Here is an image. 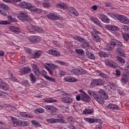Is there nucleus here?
I'll use <instances>...</instances> for the list:
<instances>
[{
  "label": "nucleus",
  "instance_id": "nucleus-1",
  "mask_svg": "<svg viewBox=\"0 0 129 129\" xmlns=\"http://www.w3.org/2000/svg\"><path fill=\"white\" fill-rule=\"evenodd\" d=\"M92 95L94 99L97 101L98 103H100V104H103V103H104V100L108 99L107 93L102 89L99 90L97 93H93Z\"/></svg>",
  "mask_w": 129,
  "mask_h": 129
},
{
  "label": "nucleus",
  "instance_id": "nucleus-2",
  "mask_svg": "<svg viewBox=\"0 0 129 129\" xmlns=\"http://www.w3.org/2000/svg\"><path fill=\"white\" fill-rule=\"evenodd\" d=\"M19 6L23 9H28V10H30L31 12H33V13H36L37 14H40L42 12V9L36 8V7H33L31 3L21 2L19 4Z\"/></svg>",
  "mask_w": 129,
  "mask_h": 129
},
{
  "label": "nucleus",
  "instance_id": "nucleus-3",
  "mask_svg": "<svg viewBox=\"0 0 129 129\" xmlns=\"http://www.w3.org/2000/svg\"><path fill=\"white\" fill-rule=\"evenodd\" d=\"M110 44L111 46L113 47L109 46V50H112L114 47H117L118 48H120L122 47L123 45L121 42L116 40V39H111L110 41Z\"/></svg>",
  "mask_w": 129,
  "mask_h": 129
},
{
  "label": "nucleus",
  "instance_id": "nucleus-4",
  "mask_svg": "<svg viewBox=\"0 0 129 129\" xmlns=\"http://www.w3.org/2000/svg\"><path fill=\"white\" fill-rule=\"evenodd\" d=\"M62 95H63L64 96L61 98V100L63 102H64V103H72V102L73 101V99L69 96H71V94H67L64 93Z\"/></svg>",
  "mask_w": 129,
  "mask_h": 129
},
{
  "label": "nucleus",
  "instance_id": "nucleus-5",
  "mask_svg": "<svg viewBox=\"0 0 129 129\" xmlns=\"http://www.w3.org/2000/svg\"><path fill=\"white\" fill-rule=\"evenodd\" d=\"M47 65L51 67V68L52 69H49V68L46 67V69L48 71L49 74H50V75L55 76L56 73H57V72L55 70V69H57V68H58V66H55L53 64H50V63H47Z\"/></svg>",
  "mask_w": 129,
  "mask_h": 129
},
{
  "label": "nucleus",
  "instance_id": "nucleus-6",
  "mask_svg": "<svg viewBox=\"0 0 129 129\" xmlns=\"http://www.w3.org/2000/svg\"><path fill=\"white\" fill-rule=\"evenodd\" d=\"M86 73V71L83 69L77 68L71 70V74L74 75H83Z\"/></svg>",
  "mask_w": 129,
  "mask_h": 129
},
{
  "label": "nucleus",
  "instance_id": "nucleus-7",
  "mask_svg": "<svg viewBox=\"0 0 129 129\" xmlns=\"http://www.w3.org/2000/svg\"><path fill=\"white\" fill-rule=\"evenodd\" d=\"M28 40L30 43H34L36 44V43H39L41 42V37L35 35V36H30L28 37Z\"/></svg>",
  "mask_w": 129,
  "mask_h": 129
},
{
  "label": "nucleus",
  "instance_id": "nucleus-8",
  "mask_svg": "<svg viewBox=\"0 0 129 129\" xmlns=\"http://www.w3.org/2000/svg\"><path fill=\"white\" fill-rule=\"evenodd\" d=\"M44 108L50 113H56L58 111V108L54 107V106L46 105L44 106Z\"/></svg>",
  "mask_w": 129,
  "mask_h": 129
},
{
  "label": "nucleus",
  "instance_id": "nucleus-9",
  "mask_svg": "<svg viewBox=\"0 0 129 129\" xmlns=\"http://www.w3.org/2000/svg\"><path fill=\"white\" fill-rule=\"evenodd\" d=\"M80 92L81 93V100L85 102H89L90 101V97L86 93L83 92L82 90H80Z\"/></svg>",
  "mask_w": 129,
  "mask_h": 129
},
{
  "label": "nucleus",
  "instance_id": "nucleus-10",
  "mask_svg": "<svg viewBox=\"0 0 129 129\" xmlns=\"http://www.w3.org/2000/svg\"><path fill=\"white\" fill-rule=\"evenodd\" d=\"M19 16L21 18L22 20L26 21V22H32V19H31L28 16L27 13L25 12H21L19 13Z\"/></svg>",
  "mask_w": 129,
  "mask_h": 129
},
{
  "label": "nucleus",
  "instance_id": "nucleus-11",
  "mask_svg": "<svg viewBox=\"0 0 129 129\" xmlns=\"http://www.w3.org/2000/svg\"><path fill=\"white\" fill-rule=\"evenodd\" d=\"M118 20L120 23L122 24H125V25H127L129 23L128 19L123 15H119L118 17Z\"/></svg>",
  "mask_w": 129,
  "mask_h": 129
},
{
  "label": "nucleus",
  "instance_id": "nucleus-12",
  "mask_svg": "<svg viewBox=\"0 0 129 129\" xmlns=\"http://www.w3.org/2000/svg\"><path fill=\"white\" fill-rule=\"evenodd\" d=\"M98 18L103 22V23H106L108 24L110 20L108 19L107 16L104 15V14L101 13L98 15Z\"/></svg>",
  "mask_w": 129,
  "mask_h": 129
},
{
  "label": "nucleus",
  "instance_id": "nucleus-13",
  "mask_svg": "<svg viewBox=\"0 0 129 129\" xmlns=\"http://www.w3.org/2000/svg\"><path fill=\"white\" fill-rule=\"evenodd\" d=\"M85 120L87 121L89 123H93L94 122H98V123H101L102 121L100 119H94L93 118H86Z\"/></svg>",
  "mask_w": 129,
  "mask_h": 129
},
{
  "label": "nucleus",
  "instance_id": "nucleus-14",
  "mask_svg": "<svg viewBox=\"0 0 129 129\" xmlns=\"http://www.w3.org/2000/svg\"><path fill=\"white\" fill-rule=\"evenodd\" d=\"M105 28L109 31H113L114 32L119 31V28L115 25H107L105 26Z\"/></svg>",
  "mask_w": 129,
  "mask_h": 129
},
{
  "label": "nucleus",
  "instance_id": "nucleus-15",
  "mask_svg": "<svg viewBox=\"0 0 129 129\" xmlns=\"http://www.w3.org/2000/svg\"><path fill=\"white\" fill-rule=\"evenodd\" d=\"M32 70L35 73V76L36 77H39V76L41 75V73L40 72V70H39V67H38V66H37L36 64H33Z\"/></svg>",
  "mask_w": 129,
  "mask_h": 129
},
{
  "label": "nucleus",
  "instance_id": "nucleus-16",
  "mask_svg": "<svg viewBox=\"0 0 129 129\" xmlns=\"http://www.w3.org/2000/svg\"><path fill=\"white\" fill-rule=\"evenodd\" d=\"M90 20L93 22L95 25L98 26V27H100L102 28V25H101V22L98 20V19L96 17H90Z\"/></svg>",
  "mask_w": 129,
  "mask_h": 129
},
{
  "label": "nucleus",
  "instance_id": "nucleus-17",
  "mask_svg": "<svg viewBox=\"0 0 129 129\" xmlns=\"http://www.w3.org/2000/svg\"><path fill=\"white\" fill-rule=\"evenodd\" d=\"M9 29L13 33L15 34H21V29L18 27H16L15 26H10Z\"/></svg>",
  "mask_w": 129,
  "mask_h": 129
},
{
  "label": "nucleus",
  "instance_id": "nucleus-18",
  "mask_svg": "<svg viewBox=\"0 0 129 129\" xmlns=\"http://www.w3.org/2000/svg\"><path fill=\"white\" fill-rule=\"evenodd\" d=\"M105 64L108 67H111L112 68H115V63L112 61L110 59H105Z\"/></svg>",
  "mask_w": 129,
  "mask_h": 129
},
{
  "label": "nucleus",
  "instance_id": "nucleus-19",
  "mask_svg": "<svg viewBox=\"0 0 129 129\" xmlns=\"http://www.w3.org/2000/svg\"><path fill=\"white\" fill-rule=\"evenodd\" d=\"M64 81L66 82H77L78 79H75L73 77H66L63 79Z\"/></svg>",
  "mask_w": 129,
  "mask_h": 129
},
{
  "label": "nucleus",
  "instance_id": "nucleus-20",
  "mask_svg": "<svg viewBox=\"0 0 129 129\" xmlns=\"http://www.w3.org/2000/svg\"><path fill=\"white\" fill-rule=\"evenodd\" d=\"M48 19L51 20V21H56V20H59V17L53 13L47 14L46 16Z\"/></svg>",
  "mask_w": 129,
  "mask_h": 129
},
{
  "label": "nucleus",
  "instance_id": "nucleus-21",
  "mask_svg": "<svg viewBox=\"0 0 129 129\" xmlns=\"http://www.w3.org/2000/svg\"><path fill=\"white\" fill-rule=\"evenodd\" d=\"M92 37L94 42H96V43L101 42V38H100V37H99L98 35H97V33H96V32L93 33Z\"/></svg>",
  "mask_w": 129,
  "mask_h": 129
},
{
  "label": "nucleus",
  "instance_id": "nucleus-22",
  "mask_svg": "<svg viewBox=\"0 0 129 129\" xmlns=\"http://www.w3.org/2000/svg\"><path fill=\"white\" fill-rule=\"evenodd\" d=\"M20 72L21 74H28L31 72V68L24 67L23 69H20Z\"/></svg>",
  "mask_w": 129,
  "mask_h": 129
},
{
  "label": "nucleus",
  "instance_id": "nucleus-23",
  "mask_svg": "<svg viewBox=\"0 0 129 129\" xmlns=\"http://www.w3.org/2000/svg\"><path fill=\"white\" fill-rule=\"evenodd\" d=\"M0 87L3 90H9V85L3 81H0Z\"/></svg>",
  "mask_w": 129,
  "mask_h": 129
},
{
  "label": "nucleus",
  "instance_id": "nucleus-24",
  "mask_svg": "<svg viewBox=\"0 0 129 129\" xmlns=\"http://www.w3.org/2000/svg\"><path fill=\"white\" fill-rule=\"evenodd\" d=\"M48 53L50 55H52V56H54L55 57H58V56H60V52L54 49H50L48 50Z\"/></svg>",
  "mask_w": 129,
  "mask_h": 129
},
{
  "label": "nucleus",
  "instance_id": "nucleus-25",
  "mask_svg": "<svg viewBox=\"0 0 129 129\" xmlns=\"http://www.w3.org/2000/svg\"><path fill=\"white\" fill-rule=\"evenodd\" d=\"M37 27L30 25L28 26L27 30L29 31V33H32L34 34L36 31Z\"/></svg>",
  "mask_w": 129,
  "mask_h": 129
},
{
  "label": "nucleus",
  "instance_id": "nucleus-26",
  "mask_svg": "<svg viewBox=\"0 0 129 129\" xmlns=\"http://www.w3.org/2000/svg\"><path fill=\"white\" fill-rule=\"evenodd\" d=\"M108 108H109L110 109H114L115 110H119L120 109L119 106L113 104H109L108 105Z\"/></svg>",
  "mask_w": 129,
  "mask_h": 129
},
{
  "label": "nucleus",
  "instance_id": "nucleus-27",
  "mask_svg": "<svg viewBox=\"0 0 129 129\" xmlns=\"http://www.w3.org/2000/svg\"><path fill=\"white\" fill-rule=\"evenodd\" d=\"M86 56H87L88 58H89V59H92V60H94L95 59V56L92 52H91L90 51H89L88 50L86 51Z\"/></svg>",
  "mask_w": 129,
  "mask_h": 129
},
{
  "label": "nucleus",
  "instance_id": "nucleus-28",
  "mask_svg": "<svg viewBox=\"0 0 129 129\" xmlns=\"http://www.w3.org/2000/svg\"><path fill=\"white\" fill-rule=\"evenodd\" d=\"M44 102H47V103H53L57 102V100L52 98H46L44 99Z\"/></svg>",
  "mask_w": 129,
  "mask_h": 129
},
{
  "label": "nucleus",
  "instance_id": "nucleus-29",
  "mask_svg": "<svg viewBox=\"0 0 129 129\" xmlns=\"http://www.w3.org/2000/svg\"><path fill=\"white\" fill-rule=\"evenodd\" d=\"M127 80H128V77L126 74H123L122 77L121 78V82L122 83L125 84L127 82Z\"/></svg>",
  "mask_w": 129,
  "mask_h": 129
},
{
  "label": "nucleus",
  "instance_id": "nucleus-30",
  "mask_svg": "<svg viewBox=\"0 0 129 129\" xmlns=\"http://www.w3.org/2000/svg\"><path fill=\"white\" fill-rule=\"evenodd\" d=\"M82 43H83L81 45V46L82 48H83V49H86V48H88V47H90V45L89 44L88 42H87V41L85 40Z\"/></svg>",
  "mask_w": 129,
  "mask_h": 129
},
{
  "label": "nucleus",
  "instance_id": "nucleus-31",
  "mask_svg": "<svg viewBox=\"0 0 129 129\" xmlns=\"http://www.w3.org/2000/svg\"><path fill=\"white\" fill-rule=\"evenodd\" d=\"M29 123L27 121H18V124L21 125V126H27V125H29Z\"/></svg>",
  "mask_w": 129,
  "mask_h": 129
},
{
  "label": "nucleus",
  "instance_id": "nucleus-32",
  "mask_svg": "<svg viewBox=\"0 0 129 129\" xmlns=\"http://www.w3.org/2000/svg\"><path fill=\"white\" fill-rule=\"evenodd\" d=\"M116 60L117 61H118L119 64H122V65H124V63H125V61L122 57L119 56H116Z\"/></svg>",
  "mask_w": 129,
  "mask_h": 129
},
{
  "label": "nucleus",
  "instance_id": "nucleus-33",
  "mask_svg": "<svg viewBox=\"0 0 129 129\" xmlns=\"http://www.w3.org/2000/svg\"><path fill=\"white\" fill-rule=\"evenodd\" d=\"M20 115H21V116H22V117H27V118H32V117H34V116H33V115L32 114H27V113L26 112H20Z\"/></svg>",
  "mask_w": 129,
  "mask_h": 129
},
{
  "label": "nucleus",
  "instance_id": "nucleus-34",
  "mask_svg": "<svg viewBox=\"0 0 129 129\" xmlns=\"http://www.w3.org/2000/svg\"><path fill=\"white\" fill-rule=\"evenodd\" d=\"M74 39L75 40H77L78 41H79V42H80L81 43H83L84 42V41L85 40V39L80 36H78L77 35H76L74 37Z\"/></svg>",
  "mask_w": 129,
  "mask_h": 129
},
{
  "label": "nucleus",
  "instance_id": "nucleus-35",
  "mask_svg": "<svg viewBox=\"0 0 129 129\" xmlns=\"http://www.w3.org/2000/svg\"><path fill=\"white\" fill-rule=\"evenodd\" d=\"M29 76L31 78V81L33 84L36 83V82L37 81V79H36V77L34 76V74L33 73H31L29 75Z\"/></svg>",
  "mask_w": 129,
  "mask_h": 129
},
{
  "label": "nucleus",
  "instance_id": "nucleus-36",
  "mask_svg": "<svg viewBox=\"0 0 129 129\" xmlns=\"http://www.w3.org/2000/svg\"><path fill=\"white\" fill-rule=\"evenodd\" d=\"M46 121L47 122H49L50 123H57V118H50L46 119Z\"/></svg>",
  "mask_w": 129,
  "mask_h": 129
},
{
  "label": "nucleus",
  "instance_id": "nucleus-37",
  "mask_svg": "<svg viewBox=\"0 0 129 129\" xmlns=\"http://www.w3.org/2000/svg\"><path fill=\"white\" fill-rule=\"evenodd\" d=\"M99 55L100 57H102L103 58L108 57V54H107V53L103 51H100L99 52Z\"/></svg>",
  "mask_w": 129,
  "mask_h": 129
},
{
  "label": "nucleus",
  "instance_id": "nucleus-38",
  "mask_svg": "<svg viewBox=\"0 0 129 129\" xmlns=\"http://www.w3.org/2000/svg\"><path fill=\"white\" fill-rule=\"evenodd\" d=\"M93 112V110L90 109H86L83 111L84 114H91Z\"/></svg>",
  "mask_w": 129,
  "mask_h": 129
},
{
  "label": "nucleus",
  "instance_id": "nucleus-39",
  "mask_svg": "<svg viewBox=\"0 0 129 129\" xmlns=\"http://www.w3.org/2000/svg\"><path fill=\"white\" fill-rule=\"evenodd\" d=\"M31 123L33 125H36L37 126H38L39 127H41V124L39 123V122L33 120L31 121Z\"/></svg>",
  "mask_w": 129,
  "mask_h": 129
},
{
  "label": "nucleus",
  "instance_id": "nucleus-40",
  "mask_svg": "<svg viewBox=\"0 0 129 129\" xmlns=\"http://www.w3.org/2000/svg\"><path fill=\"white\" fill-rule=\"evenodd\" d=\"M57 8H60V9H67V6L64 3H60L57 5Z\"/></svg>",
  "mask_w": 129,
  "mask_h": 129
},
{
  "label": "nucleus",
  "instance_id": "nucleus-41",
  "mask_svg": "<svg viewBox=\"0 0 129 129\" xmlns=\"http://www.w3.org/2000/svg\"><path fill=\"white\" fill-rule=\"evenodd\" d=\"M45 79H46V80H48V81H50L51 82H53V83H55V82H56V80L55 79L50 77L49 76L45 77Z\"/></svg>",
  "mask_w": 129,
  "mask_h": 129
},
{
  "label": "nucleus",
  "instance_id": "nucleus-42",
  "mask_svg": "<svg viewBox=\"0 0 129 129\" xmlns=\"http://www.w3.org/2000/svg\"><path fill=\"white\" fill-rule=\"evenodd\" d=\"M122 31L124 32H129V27L125 25H123L121 26Z\"/></svg>",
  "mask_w": 129,
  "mask_h": 129
},
{
  "label": "nucleus",
  "instance_id": "nucleus-43",
  "mask_svg": "<svg viewBox=\"0 0 129 129\" xmlns=\"http://www.w3.org/2000/svg\"><path fill=\"white\" fill-rule=\"evenodd\" d=\"M8 19L10 21V22H18V20L16 18H13L12 16H8Z\"/></svg>",
  "mask_w": 129,
  "mask_h": 129
},
{
  "label": "nucleus",
  "instance_id": "nucleus-44",
  "mask_svg": "<svg viewBox=\"0 0 129 129\" xmlns=\"http://www.w3.org/2000/svg\"><path fill=\"white\" fill-rule=\"evenodd\" d=\"M96 81L98 86L100 85H103V84H104V82H103V81H102L100 79H97Z\"/></svg>",
  "mask_w": 129,
  "mask_h": 129
},
{
  "label": "nucleus",
  "instance_id": "nucleus-45",
  "mask_svg": "<svg viewBox=\"0 0 129 129\" xmlns=\"http://www.w3.org/2000/svg\"><path fill=\"white\" fill-rule=\"evenodd\" d=\"M124 70L127 74H129V62H127L125 65Z\"/></svg>",
  "mask_w": 129,
  "mask_h": 129
},
{
  "label": "nucleus",
  "instance_id": "nucleus-46",
  "mask_svg": "<svg viewBox=\"0 0 129 129\" xmlns=\"http://www.w3.org/2000/svg\"><path fill=\"white\" fill-rule=\"evenodd\" d=\"M3 1L5 3H10L11 4H12V3H18L19 2H21V0H3Z\"/></svg>",
  "mask_w": 129,
  "mask_h": 129
},
{
  "label": "nucleus",
  "instance_id": "nucleus-47",
  "mask_svg": "<svg viewBox=\"0 0 129 129\" xmlns=\"http://www.w3.org/2000/svg\"><path fill=\"white\" fill-rule=\"evenodd\" d=\"M35 112H39V113H43V112H44V111H45V110L44 109H43L42 108H37L35 110Z\"/></svg>",
  "mask_w": 129,
  "mask_h": 129
},
{
  "label": "nucleus",
  "instance_id": "nucleus-48",
  "mask_svg": "<svg viewBox=\"0 0 129 129\" xmlns=\"http://www.w3.org/2000/svg\"><path fill=\"white\" fill-rule=\"evenodd\" d=\"M95 86H98L97 82L96 80H93L91 83V87H95Z\"/></svg>",
  "mask_w": 129,
  "mask_h": 129
},
{
  "label": "nucleus",
  "instance_id": "nucleus-49",
  "mask_svg": "<svg viewBox=\"0 0 129 129\" xmlns=\"http://www.w3.org/2000/svg\"><path fill=\"white\" fill-rule=\"evenodd\" d=\"M122 49L121 48H116V52L120 56H123V53L121 52Z\"/></svg>",
  "mask_w": 129,
  "mask_h": 129
},
{
  "label": "nucleus",
  "instance_id": "nucleus-50",
  "mask_svg": "<svg viewBox=\"0 0 129 129\" xmlns=\"http://www.w3.org/2000/svg\"><path fill=\"white\" fill-rule=\"evenodd\" d=\"M60 122V123H65V119L63 118H56V123Z\"/></svg>",
  "mask_w": 129,
  "mask_h": 129
},
{
  "label": "nucleus",
  "instance_id": "nucleus-51",
  "mask_svg": "<svg viewBox=\"0 0 129 129\" xmlns=\"http://www.w3.org/2000/svg\"><path fill=\"white\" fill-rule=\"evenodd\" d=\"M105 7H107V8H111L113 5H112V3L111 2H107L105 3L104 4Z\"/></svg>",
  "mask_w": 129,
  "mask_h": 129
},
{
  "label": "nucleus",
  "instance_id": "nucleus-52",
  "mask_svg": "<svg viewBox=\"0 0 129 129\" xmlns=\"http://www.w3.org/2000/svg\"><path fill=\"white\" fill-rule=\"evenodd\" d=\"M99 75L100 77H102V78H107V75L103 73H99Z\"/></svg>",
  "mask_w": 129,
  "mask_h": 129
},
{
  "label": "nucleus",
  "instance_id": "nucleus-53",
  "mask_svg": "<svg viewBox=\"0 0 129 129\" xmlns=\"http://www.w3.org/2000/svg\"><path fill=\"white\" fill-rule=\"evenodd\" d=\"M76 52L78 54H83L84 53V51L83 49H76Z\"/></svg>",
  "mask_w": 129,
  "mask_h": 129
},
{
  "label": "nucleus",
  "instance_id": "nucleus-54",
  "mask_svg": "<svg viewBox=\"0 0 129 129\" xmlns=\"http://www.w3.org/2000/svg\"><path fill=\"white\" fill-rule=\"evenodd\" d=\"M34 58H39L41 56V54L39 52H35L33 54Z\"/></svg>",
  "mask_w": 129,
  "mask_h": 129
},
{
  "label": "nucleus",
  "instance_id": "nucleus-55",
  "mask_svg": "<svg viewBox=\"0 0 129 129\" xmlns=\"http://www.w3.org/2000/svg\"><path fill=\"white\" fill-rule=\"evenodd\" d=\"M36 32H37L38 33H44V30H43L42 28L36 27Z\"/></svg>",
  "mask_w": 129,
  "mask_h": 129
},
{
  "label": "nucleus",
  "instance_id": "nucleus-56",
  "mask_svg": "<svg viewBox=\"0 0 129 129\" xmlns=\"http://www.w3.org/2000/svg\"><path fill=\"white\" fill-rule=\"evenodd\" d=\"M10 22L8 21H3L0 22V25H9Z\"/></svg>",
  "mask_w": 129,
  "mask_h": 129
},
{
  "label": "nucleus",
  "instance_id": "nucleus-57",
  "mask_svg": "<svg viewBox=\"0 0 129 129\" xmlns=\"http://www.w3.org/2000/svg\"><path fill=\"white\" fill-rule=\"evenodd\" d=\"M12 124H13V125H16V124L17 125L19 124V121H17V120L13 119L12 121Z\"/></svg>",
  "mask_w": 129,
  "mask_h": 129
},
{
  "label": "nucleus",
  "instance_id": "nucleus-58",
  "mask_svg": "<svg viewBox=\"0 0 129 129\" xmlns=\"http://www.w3.org/2000/svg\"><path fill=\"white\" fill-rule=\"evenodd\" d=\"M41 74L43 76V77H44V78H46V77H48V76H47V72H46V71H42L41 72Z\"/></svg>",
  "mask_w": 129,
  "mask_h": 129
},
{
  "label": "nucleus",
  "instance_id": "nucleus-59",
  "mask_svg": "<svg viewBox=\"0 0 129 129\" xmlns=\"http://www.w3.org/2000/svg\"><path fill=\"white\" fill-rule=\"evenodd\" d=\"M69 10H70V12L72 14H73V13L75 12V11L76 10V9L74 8H73V7H71V8H69Z\"/></svg>",
  "mask_w": 129,
  "mask_h": 129
},
{
  "label": "nucleus",
  "instance_id": "nucleus-60",
  "mask_svg": "<svg viewBox=\"0 0 129 129\" xmlns=\"http://www.w3.org/2000/svg\"><path fill=\"white\" fill-rule=\"evenodd\" d=\"M49 6H50V4L47 3H43L44 8H49Z\"/></svg>",
  "mask_w": 129,
  "mask_h": 129
},
{
  "label": "nucleus",
  "instance_id": "nucleus-61",
  "mask_svg": "<svg viewBox=\"0 0 129 129\" xmlns=\"http://www.w3.org/2000/svg\"><path fill=\"white\" fill-rule=\"evenodd\" d=\"M120 71L118 70H116V76H120Z\"/></svg>",
  "mask_w": 129,
  "mask_h": 129
},
{
  "label": "nucleus",
  "instance_id": "nucleus-62",
  "mask_svg": "<svg viewBox=\"0 0 129 129\" xmlns=\"http://www.w3.org/2000/svg\"><path fill=\"white\" fill-rule=\"evenodd\" d=\"M76 99L78 101H79L80 100H81V94L76 96Z\"/></svg>",
  "mask_w": 129,
  "mask_h": 129
},
{
  "label": "nucleus",
  "instance_id": "nucleus-63",
  "mask_svg": "<svg viewBox=\"0 0 129 129\" xmlns=\"http://www.w3.org/2000/svg\"><path fill=\"white\" fill-rule=\"evenodd\" d=\"M57 116L58 118H64V116L61 114H57Z\"/></svg>",
  "mask_w": 129,
  "mask_h": 129
},
{
  "label": "nucleus",
  "instance_id": "nucleus-64",
  "mask_svg": "<svg viewBox=\"0 0 129 129\" xmlns=\"http://www.w3.org/2000/svg\"><path fill=\"white\" fill-rule=\"evenodd\" d=\"M73 14V15L76 16V17H77V16H78V15H79V13H78V12H77V10H75V12Z\"/></svg>",
  "mask_w": 129,
  "mask_h": 129
}]
</instances>
